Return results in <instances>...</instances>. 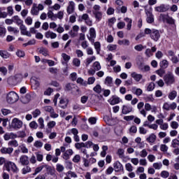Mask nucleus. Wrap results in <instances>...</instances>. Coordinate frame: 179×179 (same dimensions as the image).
<instances>
[{
	"label": "nucleus",
	"mask_w": 179,
	"mask_h": 179,
	"mask_svg": "<svg viewBox=\"0 0 179 179\" xmlns=\"http://www.w3.org/2000/svg\"><path fill=\"white\" fill-rule=\"evenodd\" d=\"M62 57L63 58L65 64H68L71 61V56L66 55V53H62Z\"/></svg>",
	"instance_id": "e433bc0d"
},
{
	"label": "nucleus",
	"mask_w": 179,
	"mask_h": 179,
	"mask_svg": "<svg viewBox=\"0 0 179 179\" xmlns=\"http://www.w3.org/2000/svg\"><path fill=\"white\" fill-rule=\"evenodd\" d=\"M107 48L109 51H115L117 50V45L110 44L107 46Z\"/></svg>",
	"instance_id": "0e129e2a"
},
{
	"label": "nucleus",
	"mask_w": 179,
	"mask_h": 179,
	"mask_svg": "<svg viewBox=\"0 0 179 179\" xmlns=\"http://www.w3.org/2000/svg\"><path fill=\"white\" fill-rule=\"evenodd\" d=\"M72 155H73V150H72V149H69L64 152L62 158L64 160H69V159H71V156H72Z\"/></svg>",
	"instance_id": "4468645a"
},
{
	"label": "nucleus",
	"mask_w": 179,
	"mask_h": 179,
	"mask_svg": "<svg viewBox=\"0 0 179 179\" xmlns=\"http://www.w3.org/2000/svg\"><path fill=\"white\" fill-rule=\"evenodd\" d=\"M22 174H27V173H30L31 171V168L29 166H26L22 169Z\"/></svg>",
	"instance_id": "69168bd1"
},
{
	"label": "nucleus",
	"mask_w": 179,
	"mask_h": 179,
	"mask_svg": "<svg viewBox=\"0 0 179 179\" xmlns=\"http://www.w3.org/2000/svg\"><path fill=\"white\" fill-rule=\"evenodd\" d=\"M178 127L179 124L176 121H172L171 122V127L172 128V129H177Z\"/></svg>",
	"instance_id": "13d9d810"
},
{
	"label": "nucleus",
	"mask_w": 179,
	"mask_h": 179,
	"mask_svg": "<svg viewBox=\"0 0 179 179\" xmlns=\"http://www.w3.org/2000/svg\"><path fill=\"white\" fill-rule=\"evenodd\" d=\"M125 167L127 171L131 172L134 171V166H132V164H131L130 163L126 164Z\"/></svg>",
	"instance_id": "338daca9"
},
{
	"label": "nucleus",
	"mask_w": 179,
	"mask_h": 179,
	"mask_svg": "<svg viewBox=\"0 0 179 179\" xmlns=\"http://www.w3.org/2000/svg\"><path fill=\"white\" fill-rule=\"evenodd\" d=\"M131 76L136 82H141V80L143 78L142 74L137 73L136 72L131 73Z\"/></svg>",
	"instance_id": "dca6fc26"
},
{
	"label": "nucleus",
	"mask_w": 179,
	"mask_h": 179,
	"mask_svg": "<svg viewBox=\"0 0 179 179\" xmlns=\"http://www.w3.org/2000/svg\"><path fill=\"white\" fill-rule=\"evenodd\" d=\"M151 10H145V13L147 15L146 20L148 23H153L155 22V18L153 17V13H152V8Z\"/></svg>",
	"instance_id": "ddd939ff"
},
{
	"label": "nucleus",
	"mask_w": 179,
	"mask_h": 179,
	"mask_svg": "<svg viewBox=\"0 0 179 179\" xmlns=\"http://www.w3.org/2000/svg\"><path fill=\"white\" fill-rule=\"evenodd\" d=\"M155 83H150L147 87V91L148 92H152V90H155Z\"/></svg>",
	"instance_id": "09e8293b"
},
{
	"label": "nucleus",
	"mask_w": 179,
	"mask_h": 179,
	"mask_svg": "<svg viewBox=\"0 0 179 179\" xmlns=\"http://www.w3.org/2000/svg\"><path fill=\"white\" fill-rule=\"evenodd\" d=\"M23 79V75L21 73L16 74L15 76L10 77L8 79V82H10V80H15V82H22Z\"/></svg>",
	"instance_id": "f8f14e48"
},
{
	"label": "nucleus",
	"mask_w": 179,
	"mask_h": 179,
	"mask_svg": "<svg viewBox=\"0 0 179 179\" xmlns=\"http://www.w3.org/2000/svg\"><path fill=\"white\" fill-rule=\"evenodd\" d=\"M105 85H107V86H111L113 85V78L107 76L105 79Z\"/></svg>",
	"instance_id": "4c0bfd02"
},
{
	"label": "nucleus",
	"mask_w": 179,
	"mask_h": 179,
	"mask_svg": "<svg viewBox=\"0 0 179 179\" xmlns=\"http://www.w3.org/2000/svg\"><path fill=\"white\" fill-rule=\"evenodd\" d=\"M101 7L99 5L95 4L92 8L93 15L101 12Z\"/></svg>",
	"instance_id": "c756f323"
},
{
	"label": "nucleus",
	"mask_w": 179,
	"mask_h": 179,
	"mask_svg": "<svg viewBox=\"0 0 179 179\" xmlns=\"http://www.w3.org/2000/svg\"><path fill=\"white\" fill-rule=\"evenodd\" d=\"M77 83L82 85V86H87V81H85V80H83L82 78H78L77 79Z\"/></svg>",
	"instance_id": "a19ab883"
},
{
	"label": "nucleus",
	"mask_w": 179,
	"mask_h": 179,
	"mask_svg": "<svg viewBox=\"0 0 179 179\" xmlns=\"http://www.w3.org/2000/svg\"><path fill=\"white\" fill-rule=\"evenodd\" d=\"M113 170L116 171V173H120L121 170H124V166H122V164L118 161L113 164Z\"/></svg>",
	"instance_id": "9d476101"
},
{
	"label": "nucleus",
	"mask_w": 179,
	"mask_h": 179,
	"mask_svg": "<svg viewBox=\"0 0 179 179\" xmlns=\"http://www.w3.org/2000/svg\"><path fill=\"white\" fill-rule=\"evenodd\" d=\"M7 30L9 31V33H13V34H17L19 33V29L12 26L8 27Z\"/></svg>",
	"instance_id": "a878e982"
},
{
	"label": "nucleus",
	"mask_w": 179,
	"mask_h": 179,
	"mask_svg": "<svg viewBox=\"0 0 179 179\" xmlns=\"http://www.w3.org/2000/svg\"><path fill=\"white\" fill-rule=\"evenodd\" d=\"M31 100V96L30 94H27L26 96L21 98V101L23 103V104H27Z\"/></svg>",
	"instance_id": "5701e85b"
},
{
	"label": "nucleus",
	"mask_w": 179,
	"mask_h": 179,
	"mask_svg": "<svg viewBox=\"0 0 179 179\" xmlns=\"http://www.w3.org/2000/svg\"><path fill=\"white\" fill-rule=\"evenodd\" d=\"M31 83L32 86H34L35 89H37V87H38V86H40V82H38V80H37L36 79H31Z\"/></svg>",
	"instance_id": "8fccbe9b"
},
{
	"label": "nucleus",
	"mask_w": 179,
	"mask_h": 179,
	"mask_svg": "<svg viewBox=\"0 0 179 179\" xmlns=\"http://www.w3.org/2000/svg\"><path fill=\"white\" fill-rule=\"evenodd\" d=\"M0 57L1 58H4L5 59H8V58L10 57V54L6 50H0Z\"/></svg>",
	"instance_id": "b1692460"
},
{
	"label": "nucleus",
	"mask_w": 179,
	"mask_h": 179,
	"mask_svg": "<svg viewBox=\"0 0 179 179\" xmlns=\"http://www.w3.org/2000/svg\"><path fill=\"white\" fill-rule=\"evenodd\" d=\"M73 163H79V162H80V155H76L73 157Z\"/></svg>",
	"instance_id": "774afa93"
},
{
	"label": "nucleus",
	"mask_w": 179,
	"mask_h": 179,
	"mask_svg": "<svg viewBox=\"0 0 179 179\" xmlns=\"http://www.w3.org/2000/svg\"><path fill=\"white\" fill-rule=\"evenodd\" d=\"M164 81L166 86H171V85H174L176 83V77H174V74L171 71H169L164 76Z\"/></svg>",
	"instance_id": "f257e3e1"
},
{
	"label": "nucleus",
	"mask_w": 179,
	"mask_h": 179,
	"mask_svg": "<svg viewBox=\"0 0 179 179\" xmlns=\"http://www.w3.org/2000/svg\"><path fill=\"white\" fill-rule=\"evenodd\" d=\"M55 125H57V122H55V121H50L47 124L49 129H52Z\"/></svg>",
	"instance_id": "052dcab7"
},
{
	"label": "nucleus",
	"mask_w": 179,
	"mask_h": 179,
	"mask_svg": "<svg viewBox=\"0 0 179 179\" xmlns=\"http://www.w3.org/2000/svg\"><path fill=\"white\" fill-rule=\"evenodd\" d=\"M19 101V95L17 93L11 91L6 94V101L8 104H13Z\"/></svg>",
	"instance_id": "f03ea898"
},
{
	"label": "nucleus",
	"mask_w": 179,
	"mask_h": 179,
	"mask_svg": "<svg viewBox=\"0 0 179 179\" xmlns=\"http://www.w3.org/2000/svg\"><path fill=\"white\" fill-rule=\"evenodd\" d=\"M94 15L95 19H96L98 22H100V20H101V19L103 18V13H101V11L94 14Z\"/></svg>",
	"instance_id": "c03bdc74"
},
{
	"label": "nucleus",
	"mask_w": 179,
	"mask_h": 179,
	"mask_svg": "<svg viewBox=\"0 0 179 179\" xmlns=\"http://www.w3.org/2000/svg\"><path fill=\"white\" fill-rule=\"evenodd\" d=\"M39 12L40 10L37 7V4H34L31 10V15H37Z\"/></svg>",
	"instance_id": "cd10ccee"
},
{
	"label": "nucleus",
	"mask_w": 179,
	"mask_h": 179,
	"mask_svg": "<svg viewBox=\"0 0 179 179\" xmlns=\"http://www.w3.org/2000/svg\"><path fill=\"white\" fill-rule=\"evenodd\" d=\"M93 61H96V56H92L91 57H88L86 59L85 65L86 66H89Z\"/></svg>",
	"instance_id": "2f4dec72"
},
{
	"label": "nucleus",
	"mask_w": 179,
	"mask_h": 179,
	"mask_svg": "<svg viewBox=\"0 0 179 179\" xmlns=\"http://www.w3.org/2000/svg\"><path fill=\"white\" fill-rule=\"evenodd\" d=\"M72 64L73 66H76V68H79L80 66V59L76 57L73 59Z\"/></svg>",
	"instance_id": "7c9ffc66"
},
{
	"label": "nucleus",
	"mask_w": 179,
	"mask_h": 179,
	"mask_svg": "<svg viewBox=\"0 0 179 179\" xmlns=\"http://www.w3.org/2000/svg\"><path fill=\"white\" fill-rule=\"evenodd\" d=\"M109 103L111 104V106H115V104H118V103H120V97L113 96L110 99H109Z\"/></svg>",
	"instance_id": "412c9836"
},
{
	"label": "nucleus",
	"mask_w": 179,
	"mask_h": 179,
	"mask_svg": "<svg viewBox=\"0 0 179 179\" xmlns=\"http://www.w3.org/2000/svg\"><path fill=\"white\" fill-rule=\"evenodd\" d=\"M6 35V28L0 27V37H5Z\"/></svg>",
	"instance_id": "3c124183"
},
{
	"label": "nucleus",
	"mask_w": 179,
	"mask_h": 179,
	"mask_svg": "<svg viewBox=\"0 0 179 179\" xmlns=\"http://www.w3.org/2000/svg\"><path fill=\"white\" fill-rule=\"evenodd\" d=\"M43 110L46 113H49L50 114L51 118H58V117H59V115L55 113V111L52 106H45L43 107Z\"/></svg>",
	"instance_id": "39448f33"
},
{
	"label": "nucleus",
	"mask_w": 179,
	"mask_h": 179,
	"mask_svg": "<svg viewBox=\"0 0 179 179\" xmlns=\"http://www.w3.org/2000/svg\"><path fill=\"white\" fill-rule=\"evenodd\" d=\"M145 48H146V46H143L142 44H138V45H136V46H134V50H136V51H138V52H141L143 50H145Z\"/></svg>",
	"instance_id": "79ce46f5"
},
{
	"label": "nucleus",
	"mask_w": 179,
	"mask_h": 179,
	"mask_svg": "<svg viewBox=\"0 0 179 179\" xmlns=\"http://www.w3.org/2000/svg\"><path fill=\"white\" fill-rule=\"evenodd\" d=\"M7 16H13V13H15V11L13 10V6H10L8 7H7Z\"/></svg>",
	"instance_id": "c9c22d12"
},
{
	"label": "nucleus",
	"mask_w": 179,
	"mask_h": 179,
	"mask_svg": "<svg viewBox=\"0 0 179 179\" xmlns=\"http://www.w3.org/2000/svg\"><path fill=\"white\" fill-rule=\"evenodd\" d=\"M176 97H177V91L176 90H173L168 95V98L169 99V100H174Z\"/></svg>",
	"instance_id": "473e14b6"
},
{
	"label": "nucleus",
	"mask_w": 179,
	"mask_h": 179,
	"mask_svg": "<svg viewBox=\"0 0 179 179\" xmlns=\"http://www.w3.org/2000/svg\"><path fill=\"white\" fill-rule=\"evenodd\" d=\"M170 9V5L168 4H161L160 6L155 7V12H167Z\"/></svg>",
	"instance_id": "423d86ee"
},
{
	"label": "nucleus",
	"mask_w": 179,
	"mask_h": 179,
	"mask_svg": "<svg viewBox=\"0 0 179 179\" xmlns=\"http://www.w3.org/2000/svg\"><path fill=\"white\" fill-rule=\"evenodd\" d=\"M124 22H127V30H131V27H132V20L129 17H125L124 19Z\"/></svg>",
	"instance_id": "bb28decb"
},
{
	"label": "nucleus",
	"mask_w": 179,
	"mask_h": 179,
	"mask_svg": "<svg viewBox=\"0 0 179 179\" xmlns=\"http://www.w3.org/2000/svg\"><path fill=\"white\" fill-rule=\"evenodd\" d=\"M178 146H179V140L177 139V138H175V139L172 140L171 147L173 148H176Z\"/></svg>",
	"instance_id": "de8ad7c7"
},
{
	"label": "nucleus",
	"mask_w": 179,
	"mask_h": 179,
	"mask_svg": "<svg viewBox=\"0 0 179 179\" xmlns=\"http://www.w3.org/2000/svg\"><path fill=\"white\" fill-rule=\"evenodd\" d=\"M66 12L69 15H72V13L75 12V2L73 1H71L69 2V6L66 8Z\"/></svg>",
	"instance_id": "0eeeda50"
},
{
	"label": "nucleus",
	"mask_w": 179,
	"mask_h": 179,
	"mask_svg": "<svg viewBox=\"0 0 179 179\" xmlns=\"http://www.w3.org/2000/svg\"><path fill=\"white\" fill-rule=\"evenodd\" d=\"M20 26V30L21 31V34H23V36H27L28 37H31V34L29 33L27 31V28L26 27V25L21 24Z\"/></svg>",
	"instance_id": "1a4fd4ad"
},
{
	"label": "nucleus",
	"mask_w": 179,
	"mask_h": 179,
	"mask_svg": "<svg viewBox=\"0 0 179 179\" xmlns=\"http://www.w3.org/2000/svg\"><path fill=\"white\" fill-rule=\"evenodd\" d=\"M59 106L61 108H65L68 106V99L66 98H61Z\"/></svg>",
	"instance_id": "a211bd4d"
},
{
	"label": "nucleus",
	"mask_w": 179,
	"mask_h": 179,
	"mask_svg": "<svg viewBox=\"0 0 179 179\" xmlns=\"http://www.w3.org/2000/svg\"><path fill=\"white\" fill-rule=\"evenodd\" d=\"M0 72L3 76H6V75H8V69L5 66H0Z\"/></svg>",
	"instance_id": "6e6d98bb"
},
{
	"label": "nucleus",
	"mask_w": 179,
	"mask_h": 179,
	"mask_svg": "<svg viewBox=\"0 0 179 179\" xmlns=\"http://www.w3.org/2000/svg\"><path fill=\"white\" fill-rule=\"evenodd\" d=\"M164 54L163 52L159 50L155 53V57L157 59H162V58H163L164 57Z\"/></svg>",
	"instance_id": "bf43d9fd"
},
{
	"label": "nucleus",
	"mask_w": 179,
	"mask_h": 179,
	"mask_svg": "<svg viewBox=\"0 0 179 179\" xmlns=\"http://www.w3.org/2000/svg\"><path fill=\"white\" fill-rule=\"evenodd\" d=\"M8 146H14V148H17V146H19V143L16 140L10 141L8 142Z\"/></svg>",
	"instance_id": "49530a36"
},
{
	"label": "nucleus",
	"mask_w": 179,
	"mask_h": 179,
	"mask_svg": "<svg viewBox=\"0 0 179 179\" xmlns=\"http://www.w3.org/2000/svg\"><path fill=\"white\" fill-rule=\"evenodd\" d=\"M140 157H146L148 156V151L146 149H143L139 153Z\"/></svg>",
	"instance_id": "e2e57ef3"
},
{
	"label": "nucleus",
	"mask_w": 179,
	"mask_h": 179,
	"mask_svg": "<svg viewBox=\"0 0 179 179\" xmlns=\"http://www.w3.org/2000/svg\"><path fill=\"white\" fill-rule=\"evenodd\" d=\"M6 167V170L8 172L12 171L13 173H18L19 169H17V166H16V164L12 162H7L4 164Z\"/></svg>",
	"instance_id": "7ed1b4c3"
},
{
	"label": "nucleus",
	"mask_w": 179,
	"mask_h": 179,
	"mask_svg": "<svg viewBox=\"0 0 179 179\" xmlns=\"http://www.w3.org/2000/svg\"><path fill=\"white\" fill-rule=\"evenodd\" d=\"M19 162L22 166H27L29 164V157L27 155H22L20 157Z\"/></svg>",
	"instance_id": "2eb2a0df"
},
{
	"label": "nucleus",
	"mask_w": 179,
	"mask_h": 179,
	"mask_svg": "<svg viewBox=\"0 0 179 179\" xmlns=\"http://www.w3.org/2000/svg\"><path fill=\"white\" fill-rule=\"evenodd\" d=\"M170 176V173L167 171H162L160 173V176L162 178H168V177Z\"/></svg>",
	"instance_id": "864d4df0"
},
{
	"label": "nucleus",
	"mask_w": 179,
	"mask_h": 179,
	"mask_svg": "<svg viewBox=\"0 0 179 179\" xmlns=\"http://www.w3.org/2000/svg\"><path fill=\"white\" fill-rule=\"evenodd\" d=\"M13 18V23H15L17 26H20V24H23V20L20 19V17L18 15H14L12 17Z\"/></svg>",
	"instance_id": "f3484780"
},
{
	"label": "nucleus",
	"mask_w": 179,
	"mask_h": 179,
	"mask_svg": "<svg viewBox=\"0 0 179 179\" xmlns=\"http://www.w3.org/2000/svg\"><path fill=\"white\" fill-rule=\"evenodd\" d=\"M152 167L155 170H161L162 167H163V164L162 162H155L152 164Z\"/></svg>",
	"instance_id": "f704fd0d"
},
{
	"label": "nucleus",
	"mask_w": 179,
	"mask_h": 179,
	"mask_svg": "<svg viewBox=\"0 0 179 179\" xmlns=\"http://www.w3.org/2000/svg\"><path fill=\"white\" fill-rule=\"evenodd\" d=\"M132 92L134 94H136V96H142V93H143L142 89L136 88L135 87L132 88Z\"/></svg>",
	"instance_id": "393cba45"
},
{
	"label": "nucleus",
	"mask_w": 179,
	"mask_h": 179,
	"mask_svg": "<svg viewBox=\"0 0 179 179\" xmlns=\"http://www.w3.org/2000/svg\"><path fill=\"white\" fill-rule=\"evenodd\" d=\"M150 37L154 41H158L160 38V32H159V30L157 29H152Z\"/></svg>",
	"instance_id": "6e6552de"
},
{
	"label": "nucleus",
	"mask_w": 179,
	"mask_h": 179,
	"mask_svg": "<svg viewBox=\"0 0 179 179\" xmlns=\"http://www.w3.org/2000/svg\"><path fill=\"white\" fill-rule=\"evenodd\" d=\"M56 170L57 171H58V173H62V171L65 170V167H64L63 165L61 164H57L56 165Z\"/></svg>",
	"instance_id": "37998d69"
},
{
	"label": "nucleus",
	"mask_w": 179,
	"mask_h": 179,
	"mask_svg": "<svg viewBox=\"0 0 179 179\" xmlns=\"http://www.w3.org/2000/svg\"><path fill=\"white\" fill-rule=\"evenodd\" d=\"M117 43L120 45H129V44H131V42H129V40L128 39H123L118 41Z\"/></svg>",
	"instance_id": "72a5a7b5"
},
{
	"label": "nucleus",
	"mask_w": 179,
	"mask_h": 179,
	"mask_svg": "<svg viewBox=\"0 0 179 179\" xmlns=\"http://www.w3.org/2000/svg\"><path fill=\"white\" fill-rule=\"evenodd\" d=\"M156 135L155 134H151L147 138L146 141L149 143H155L156 142Z\"/></svg>",
	"instance_id": "4be33fe9"
},
{
	"label": "nucleus",
	"mask_w": 179,
	"mask_h": 179,
	"mask_svg": "<svg viewBox=\"0 0 179 179\" xmlns=\"http://www.w3.org/2000/svg\"><path fill=\"white\" fill-rule=\"evenodd\" d=\"M45 37H46V38H52V40L54 38H57V34L51 31H48L45 33Z\"/></svg>",
	"instance_id": "6ab92c4d"
},
{
	"label": "nucleus",
	"mask_w": 179,
	"mask_h": 179,
	"mask_svg": "<svg viewBox=\"0 0 179 179\" xmlns=\"http://www.w3.org/2000/svg\"><path fill=\"white\" fill-rule=\"evenodd\" d=\"M160 129L162 131H167L169 129V123L167 122H164L162 124L159 126Z\"/></svg>",
	"instance_id": "4d7b16f0"
},
{
	"label": "nucleus",
	"mask_w": 179,
	"mask_h": 179,
	"mask_svg": "<svg viewBox=\"0 0 179 179\" xmlns=\"http://www.w3.org/2000/svg\"><path fill=\"white\" fill-rule=\"evenodd\" d=\"M75 89V85L73 84H71V83H69V84H66V90L68 91V92H71L72 90Z\"/></svg>",
	"instance_id": "680f3d73"
},
{
	"label": "nucleus",
	"mask_w": 179,
	"mask_h": 179,
	"mask_svg": "<svg viewBox=\"0 0 179 179\" xmlns=\"http://www.w3.org/2000/svg\"><path fill=\"white\" fill-rule=\"evenodd\" d=\"M132 112V107L128 106H123L122 109V114L127 115Z\"/></svg>",
	"instance_id": "aec40b11"
},
{
	"label": "nucleus",
	"mask_w": 179,
	"mask_h": 179,
	"mask_svg": "<svg viewBox=\"0 0 179 179\" xmlns=\"http://www.w3.org/2000/svg\"><path fill=\"white\" fill-rule=\"evenodd\" d=\"M0 152L2 155H12L13 153V148L3 147L1 148Z\"/></svg>",
	"instance_id": "9b49d317"
},
{
	"label": "nucleus",
	"mask_w": 179,
	"mask_h": 179,
	"mask_svg": "<svg viewBox=\"0 0 179 179\" xmlns=\"http://www.w3.org/2000/svg\"><path fill=\"white\" fill-rule=\"evenodd\" d=\"M155 73H157V75L160 76V78H163V75H164L166 73V71L164 70V69L161 68V69L157 70L155 71Z\"/></svg>",
	"instance_id": "58836bf2"
},
{
	"label": "nucleus",
	"mask_w": 179,
	"mask_h": 179,
	"mask_svg": "<svg viewBox=\"0 0 179 179\" xmlns=\"http://www.w3.org/2000/svg\"><path fill=\"white\" fill-rule=\"evenodd\" d=\"M93 69H94V71H100V69H101V65H100V62H95L93 64Z\"/></svg>",
	"instance_id": "ea45409f"
},
{
	"label": "nucleus",
	"mask_w": 179,
	"mask_h": 179,
	"mask_svg": "<svg viewBox=\"0 0 179 179\" xmlns=\"http://www.w3.org/2000/svg\"><path fill=\"white\" fill-rule=\"evenodd\" d=\"M19 148L22 151V153H29V149L26 148V145H24V144L20 145Z\"/></svg>",
	"instance_id": "5fc2aeb1"
},
{
	"label": "nucleus",
	"mask_w": 179,
	"mask_h": 179,
	"mask_svg": "<svg viewBox=\"0 0 179 179\" xmlns=\"http://www.w3.org/2000/svg\"><path fill=\"white\" fill-rule=\"evenodd\" d=\"M23 127V122L22 120H19L18 118H13L11 122V127L13 128V129H20Z\"/></svg>",
	"instance_id": "20e7f679"
},
{
	"label": "nucleus",
	"mask_w": 179,
	"mask_h": 179,
	"mask_svg": "<svg viewBox=\"0 0 179 179\" xmlns=\"http://www.w3.org/2000/svg\"><path fill=\"white\" fill-rule=\"evenodd\" d=\"M90 38H96V29L94 28L90 29Z\"/></svg>",
	"instance_id": "603ef678"
},
{
	"label": "nucleus",
	"mask_w": 179,
	"mask_h": 179,
	"mask_svg": "<svg viewBox=\"0 0 179 179\" xmlns=\"http://www.w3.org/2000/svg\"><path fill=\"white\" fill-rule=\"evenodd\" d=\"M169 14H161L160 16H159V18L161 20H162V22H164V23H166L167 22V20L169 19Z\"/></svg>",
	"instance_id": "a18cd8bd"
},
{
	"label": "nucleus",
	"mask_w": 179,
	"mask_h": 179,
	"mask_svg": "<svg viewBox=\"0 0 179 179\" xmlns=\"http://www.w3.org/2000/svg\"><path fill=\"white\" fill-rule=\"evenodd\" d=\"M159 66L163 69H166L169 66V61L166 59H163L162 61L160 62Z\"/></svg>",
	"instance_id": "c85d7f7f"
}]
</instances>
